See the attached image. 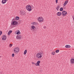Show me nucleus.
I'll use <instances>...</instances> for the list:
<instances>
[{
	"instance_id": "obj_29",
	"label": "nucleus",
	"mask_w": 74,
	"mask_h": 74,
	"mask_svg": "<svg viewBox=\"0 0 74 74\" xmlns=\"http://www.w3.org/2000/svg\"><path fill=\"white\" fill-rule=\"evenodd\" d=\"M32 64H34V65H36V63H35L33 62H32Z\"/></svg>"
},
{
	"instance_id": "obj_22",
	"label": "nucleus",
	"mask_w": 74,
	"mask_h": 74,
	"mask_svg": "<svg viewBox=\"0 0 74 74\" xmlns=\"http://www.w3.org/2000/svg\"><path fill=\"white\" fill-rule=\"evenodd\" d=\"M60 8V5H58L57 6V10L58 11V9H59V8Z\"/></svg>"
},
{
	"instance_id": "obj_32",
	"label": "nucleus",
	"mask_w": 74,
	"mask_h": 74,
	"mask_svg": "<svg viewBox=\"0 0 74 74\" xmlns=\"http://www.w3.org/2000/svg\"><path fill=\"white\" fill-rule=\"evenodd\" d=\"M12 21H15V18H13Z\"/></svg>"
},
{
	"instance_id": "obj_14",
	"label": "nucleus",
	"mask_w": 74,
	"mask_h": 74,
	"mask_svg": "<svg viewBox=\"0 0 74 74\" xmlns=\"http://www.w3.org/2000/svg\"><path fill=\"white\" fill-rule=\"evenodd\" d=\"M65 47L67 48H71V46L69 45H66L65 46Z\"/></svg>"
},
{
	"instance_id": "obj_10",
	"label": "nucleus",
	"mask_w": 74,
	"mask_h": 74,
	"mask_svg": "<svg viewBox=\"0 0 74 74\" xmlns=\"http://www.w3.org/2000/svg\"><path fill=\"white\" fill-rule=\"evenodd\" d=\"M20 14L21 15H24L25 14V12L21 10L20 11Z\"/></svg>"
},
{
	"instance_id": "obj_12",
	"label": "nucleus",
	"mask_w": 74,
	"mask_h": 74,
	"mask_svg": "<svg viewBox=\"0 0 74 74\" xmlns=\"http://www.w3.org/2000/svg\"><path fill=\"white\" fill-rule=\"evenodd\" d=\"M58 16H60L62 15V13L60 12H58L57 13Z\"/></svg>"
},
{
	"instance_id": "obj_21",
	"label": "nucleus",
	"mask_w": 74,
	"mask_h": 74,
	"mask_svg": "<svg viewBox=\"0 0 74 74\" xmlns=\"http://www.w3.org/2000/svg\"><path fill=\"white\" fill-rule=\"evenodd\" d=\"M31 27L32 29H34L35 28V26H34V25H32V26Z\"/></svg>"
},
{
	"instance_id": "obj_35",
	"label": "nucleus",
	"mask_w": 74,
	"mask_h": 74,
	"mask_svg": "<svg viewBox=\"0 0 74 74\" xmlns=\"http://www.w3.org/2000/svg\"><path fill=\"white\" fill-rule=\"evenodd\" d=\"M33 30H34V29Z\"/></svg>"
},
{
	"instance_id": "obj_19",
	"label": "nucleus",
	"mask_w": 74,
	"mask_h": 74,
	"mask_svg": "<svg viewBox=\"0 0 74 74\" xmlns=\"http://www.w3.org/2000/svg\"><path fill=\"white\" fill-rule=\"evenodd\" d=\"M27 53V50H25L24 51V55H26V54Z\"/></svg>"
},
{
	"instance_id": "obj_8",
	"label": "nucleus",
	"mask_w": 74,
	"mask_h": 74,
	"mask_svg": "<svg viewBox=\"0 0 74 74\" xmlns=\"http://www.w3.org/2000/svg\"><path fill=\"white\" fill-rule=\"evenodd\" d=\"M43 18L42 17H39V18L38 19V21H39V22H42V21H43Z\"/></svg>"
},
{
	"instance_id": "obj_33",
	"label": "nucleus",
	"mask_w": 74,
	"mask_h": 74,
	"mask_svg": "<svg viewBox=\"0 0 74 74\" xmlns=\"http://www.w3.org/2000/svg\"><path fill=\"white\" fill-rule=\"evenodd\" d=\"M8 0H5V1L6 2H7V1H8Z\"/></svg>"
},
{
	"instance_id": "obj_20",
	"label": "nucleus",
	"mask_w": 74,
	"mask_h": 74,
	"mask_svg": "<svg viewBox=\"0 0 74 74\" xmlns=\"http://www.w3.org/2000/svg\"><path fill=\"white\" fill-rule=\"evenodd\" d=\"M63 8H62V7L60 9V11H63Z\"/></svg>"
},
{
	"instance_id": "obj_27",
	"label": "nucleus",
	"mask_w": 74,
	"mask_h": 74,
	"mask_svg": "<svg viewBox=\"0 0 74 74\" xmlns=\"http://www.w3.org/2000/svg\"><path fill=\"white\" fill-rule=\"evenodd\" d=\"M12 46V44H10V45L9 47H11Z\"/></svg>"
},
{
	"instance_id": "obj_30",
	"label": "nucleus",
	"mask_w": 74,
	"mask_h": 74,
	"mask_svg": "<svg viewBox=\"0 0 74 74\" xmlns=\"http://www.w3.org/2000/svg\"><path fill=\"white\" fill-rule=\"evenodd\" d=\"M58 0H56V3H58Z\"/></svg>"
},
{
	"instance_id": "obj_31",
	"label": "nucleus",
	"mask_w": 74,
	"mask_h": 74,
	"mask_svg": "<svg viewBox=\"0 0 74 74\" xmlns=\"http://www.w3.org/2000/svg\"><path fill=\"white\" fill-rule=\"evenodd\" d=\"M46 27H46V26H45L43 27L44 29H46Z\"/></svg>"
},
{
	"instance_id": "obj_9",
	"label": "nucleus",
	"mask_w": 74,
	"mask_h": 74,
	"mask_svg": "<svg viewBox=\"0 0 74 74\" xmlns=\"http://www.w3.org/2000/svg\"><path fill=\"white\" fill-rule=\"evenodd\" d=\"M40 62H41L40 61H38L36 64L35 66H40Z\"/></svg>"
},
{
	"instance_id": "obj_23",
	"label": "nucleus",
	"mask_w": 74,
	"mask_h": 74,
	"mask_svg": "<svg viewBox=\"0 0 74 74\" xmlns=\"http://www.w3.org/2000/svg\"><path fill=\"white\" fill-rule=\"evenodd\" d=\"M55 52H53L51 53V54H52V55H55Z\"/></svg>"
},
{
	"instance_id": "obj_25",
	"label": "nucleus",
	"mask_w": 74,
	"mask_h": 74,
	"mask_svg": "<svg viewBox=\"0 0 74 74\" xmlns=\"http://www.w3.org/2000/svg\"><path fill=\"white\" fill-rule=\"evenodd\" d=\"M59 52V50H57L56 51V53H58Z\"/></svg>"
},
{
	"instance_id": "obj_7",
	"label": "nucleus",
	"mask_w": 74,
	"mask_h": 74,
	"mask_svg": "<svg viewBox=\"0 0 74 74\" xmlns=\"http://www.w3.org/2000/svg\"><path fill=\"white\" fill-rule=\"evenodd\" d=\"M21 38L22 36L21 35H17V36H16V38L18 40H20V39H21Z\"/></svg>"
},
{
	"instance_id": "obj_6",
	"label": "nucleus",
	"mask_w": 74,
	"mask_h": 74,
	"mask_svg": "<svg viewBox=\"0 0 74 74\" xmlns=\"http://www.w3.org/2000/svg\"><path fill=\"white\" fill-rule=\"evenodd\" d=\"M62 15L63 16H66L67 15V12L63 11L62 12Z\"/></svg>"
},
{
	"instance_id": "obj_24",
	"label": "nucleus",
	"mask_w": 74,
	"mask_h": 74,
	"mask_svg": "<svg viewBox=\"0 0 74 74\" xmlns=\"http://www.w3.org/2000/svg\"><path fill=\"white\" fill-rule=\"evenodd\" d=\"M33 25H37V23L36 22L33 23Z\"/></svg>"
},
{
	"instance_id": "obj_36",
	"label": "nucleus",
	"mask_w": 74,
	"mask_h": 74,
	"mask_svg": "<svg viewBox=\"0 0 74 74\" xmlns=\"http://www.w3.org/2000/svg\"><path fill=\"white\" fill-rule=\"evenodd\" d=\"M0 57H1V56H0Z\"/></svg>"
},
{
	"instance_id": "obj_5",
	"label": "nucleus",
	"mask_w": 74,
	"mask_h": 74,
	"mask_svg": "<svg viewBox=\"0 0 74 74\" xmlns=\"http://www.w3.org/2000/svg\"><path fill=\"white\" fill-rule=\"evenodd\" d=\"M2 40H5L7 39V36L4 35H3L2 37Z\"/></svg>"
},
{
	"instance_id": "obj_1",
	"label": "nucleus",
	"mask_w": 74,
	"mask_h": 74,
	"mask_svg": "<svg viewBox=\"0 0 74 74\" xmlns=\"http://www.w3.org/2000/svg\"><path fill=\"white\" fill-rule=\"evenodd\" d=\"M36 56L37 58L40 59V58H41L42 56V54L41 53H39L37 54Z\"/></svg>"
},
{
	"instance_id": "obj_18",
	"label": "nucleus",
	"mask_w": 74,
	"mask_h": 74,
	"mask_svg": "<svg viewBox=\"0 0 74 74\" xmlns=\"http://www.w3.org/2000/svg\"><path fill=\"white\" fill-rule=\"evenodd\" d=\"M16 20H19V17L18 16H16Z\"/></svg>"
},
{
	"instance_id": "obj_34",
	"label": "nucleus",
	"mask_w": 74,
	"mask_h": 74,
	"mask_svg": "<svg viewBox=\"0 0 74 74\" xmlns=\"http://www.w3.org/2000/svg\"><path fill=\"white\" fill-rule=\"evenodd\" d=\"M56 8V10H57V9H58V8Z\"/></svg>"
},
{
	"instance_id": "obj_13",
	"label": "nucleus",
	"mask_w": 74,
	"mask_h": 74,
	"mask_svg": "<svg viewBox=\"0 0 74 74\" xmlns=\"http://www.w3.org/2000/svg\"><path fill=\"white\" fill-rule=\"evenodd\" d=\"M71 64H73V63H74V59L72 58L71 59Z\"/></svg>"
},
{
	"instance_id": "obj_26",
	"label": "nucleus",
	"mask_w": 74,
	"mask_h": 74,
	"mask_svg": "<svg viewBox=\"0 0 74 74\" xmlns=\"http://www.w3.org/2000/svg\"><path fill=\"white\" fill-rule=\"evenodd\" d=\"M14 56H15V54L14 53H12V57H14Z\"/></svg>"
},
{
	"instance_id": "obj_3",
	"label": "nucleus",
	"mask_w": 74,
	"mask_h": 74,
	"mask_svg": "<svg viewBox=\"0 0 74 74\" xmlns=\"http://www.w3.org/2000/svg\"><path fill=\"white\" fill-rule=\"evenodd\" d=\"M18 22L15 21H12L11 23V25H13V26H15V25H18Z\"/></svg>"
},
{
	"instance_id": "obj_28",
	"label": "nucleus",
	"mask_w": 74,
	"mask_h": 74,
	"mask_svg": "<svg viewBox=\"0 0 74 74\" xmlns=\"http://www.w3.org/2000/svg\"><path fill=\"white\" fill-rule=\"evenodd\" d=\"M2 34V31H0V36H1Z\"/></svg>"
},
{
	"instance_id": "obj_16",
	"label": "nucleus",
	"mask_w": 74,
	"mask_h": 74,
	"mask_svg": "<svg viewBox=\"0 0 74 74\" xmlns=\"http://www.w3.org/2000/svg\"><path fill=\"white\" fill-rule=\"evenodd\" d=\"M6 3V1L5 0H2V4H5Z\"/></svg>"
},
{
	"instance_id": "obj_15",
	"label": "nucleus",
	"mask_w": 74,
	"mask_h": 74,
	"mask_svg": "<svg viewBox=\"0 0 74 74\" xmlns=\"http://www.w3.org/2000/svg\"><path fill=\"white\" fill-rule=\"evenodd\" d=\"M12 32V31L10 30L8 33V36H10V34H11Z\"/></svg>"
},
{
	"instance_id": "obj_4",
	"label": "nucleus",
	"mask_w": 74,
	"mask_h": 74,
	"mask_svg": "<svg viewBox=\"0 0 74 74\" xmlns=\"http://www.w3.org/2000/svg\"><path fill=\"white\" fill-rule=\"evenodd\" d=\"M19 48L18 47H16L14 49V52L15 53H16V52H19Z\"/></svg>"
},
{
	"instance_id": "obj_17",
	"label": "nucleus",
	"mask_w": 74,
	"mask_h": 74,
	"mask_svg": "<svg viewBox=\"0 0 74 74\" xmlns=\"http://www.w3.org/2000/svg\"><path fill=\"white\" fill-rule=\"evenodd\" d=\"M18 32H17L16 34L17 35H19V34H21V32H20V31L19 30L18 31Z\"/></svg>"
},
{
	"instance_id": "obj_11",
	"label": "nucleus",
	"mask_w": 74,
	"mask_h": 74,
	"mask_svg": "<svg viewBox=\"0 0 74 74\" xmlns=\"http://www.w3.org/2000/svg\"><path fill=\"white\" fill-rule=\"evenodd\" d=\"M69 2V1L68 0H66L64 2V3L63 4V5L64 6H66V5L68 3V2Z\"/></svg>"
},
{
	"instance_id": "obj_2",
	"label": "nucleus",
	"mask_w": 74,
	"mask_h": 74,
	"mask_svg": "<svg viewBox=\"0 0 74 74\" xmlns=\"http://www.w3.org/2000/svg\"><path fill=\"white\" fill-rule=\"evenodd\" d=\"M26 9L29 11H31L32 9V7L30 5H27L26 6Z\"/></svg>"
}]
</instances>
